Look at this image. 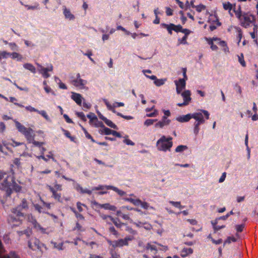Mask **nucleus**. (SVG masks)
Masks as SVG:
<instances>
[{"label":"nucleus","instance_id":"3","mask_svg":"<svg viewBox=\"0 0 258 258\" xmlns=\"http://www.w3.org/2000/svg\"><path fill=\"white\" fill-rule=\"evenodd\" d=\"M15 123L17 129L25 136L28 143L33 141L35 134L34 131L31 128H27L17 121H15Z\"/></svg>","mask_w":258,"mask_h":258},{"label":"nucleus","instance_id":"15","mask_svg":"<svg viewBox=\"0 0 258 258\" xmlns=\"http://www.w3.org/2000/svg\"><path fill=\"white\" fill-rule=\"evenodd\" d=\"M71 98L79 106H82V103L84 99L80 94L72 92Z\"/></svg>","mask_w":258,"mask_h":258},{"label":"nucleus","instance_id":"53","mask_svg":"<svg viewBox=\"0 0 258 258\" xmlns=\"http://www.w3.org/2000/svg\"><path fill=\"white\" fill-rule=\"evenodd\" d=\"M182 75L183 76V78L179 79L180 80H184V81H186L187 80V77L186 75V69L185 68H183L182 69Z\"/></svg>","mask_w":258,"mask_h":258},{"label":"nucleus","instance_id":"44","mask_svg":"<svg viewBox=\"0 0 258 258\" xmlns=\"http://www.w3.org/2000/svg\"><path fill=\"white\" fill-rule=\"evenodd\" d=\"M234 213L232 211H231L230 212L228 213L226 215L221 216L218 218L219 220H226L230 215H233Z\"/></svg>","mask_w":258,"mask_h":258},{"label":"nucleus","instance_id":"7","mask_svg":"<svg viewBox=\"0 0 258 258\" xmlns=\"http://www.w3.org/2000/svg\"><path fill=\"white\" fill-rule=\"evenodd\" d=\"M133 237L131 236L125 237L124 239H119L117 240L109 241L108 243L113 247H122L125 245H128V241H132Z\"/></svg>","mask_w":258,"mask_h":258},{"label":"nucleus","instance_id":"54","mask_svg":"<svg viewBox=\"0 0 258 258\" xmlns=\"http://www.w3.org/2000/svg\"><path fill=\"white\" fill-rule=\"evenodd\" d=\"M9 45L10 46L11 49L12 50H18V47L15 43H9Z\"/></svg>","mask_w":258,"mask_h":258},{"label":"nucleus","instance_id":"56","mask_svg":"<svg viewBox=\"0 0 258 258\" xmlns=\"http://www.w3.org/2000/svg\"><path fill=\"white\" fill-rule=\"evenodd\" d=\"M109 231L110 233L113 234V235L117 236L118 235V232L115 230V228L113 226L110 227L109 229Z\"/></svg>","mask_w":258,"mask_h":258},{"label":"nucleus","instance_id":"34","mask_svg":"<svg viewBox=\"0 0 258 258\" xmlns=\"http://www.w3.org/2000/svg\"><path fill=\"white\" fill-rule=\"evenodd\" d=\"M169 203L174 207L179 208L180 209L184 208V206L181 205L180 202L170 201Z\"/></svg>","mask_w":258,"mask_h":258},{"label":"nucleus","instance_id":"28","mask_svg":"<svg viewBox=\"0 0 258 258\" xmlns=\"http://www.w3.org/2000/svg\"><path fill=\"white\" fill-rule=\"evenodd\" d=\"M111 221L113 223V224L115 225V226L117 228H121L122 225L124 224L120 221L119 219L117 218H111Z\"/></svg>","mask_w":258,"mask_h":258},{"label":"nucleus","instance_id":"1","mask_svg":"<svg viewBox=\"0 0 258 258\" xmlns=\"http://www.w3.org/2000/svg\"><path fill=\"white\" fill-rule=\"evenodd\" d=\"M0 189L5 190L6 196L10 197L13 191L20 192L22 187L16 183L13 174L0 171Z\"/></svg>","mask_w":258,"mask_h":258},{"label":"nucleus","instance_id":"39","mask_svg":"<svg viewBox=\"0 0 258 258\" xmlns=\"http://www.w3.org/2000/svg\"><path fill=\"white\" fill-rule=\"evenodd\" d=\"M235 15L236 16L237 18L239 20V21L241 19V18L242 17V15L241 14V12L240 11V7H239L238 10H235V9L233 10Z\"/></svg>","mask_w":258,"mask_h":258},{"label":"nucleus","instance_id":"4","mask_svg":"<svg viewBox=\"0 0 258 258\" xmlns=\"http://www.w3.org/2000/svg\"><path fill=\"white\" fill-rule=\"evenodd\" d=\"M172 138L169 137L166 138L165 136H163L159 139L156 143V146L159 151L166 152L170 151L173 145L172 142Z\"/></svg>","mask_w":258,"mask_h":258},{"label":"nucleus","instance_id":"48","mask_svg":"<svg viewBox=\"0 0 258 258\" xmlns=\"http://www.w3.org/2000/svg\"><path fill=\"white\" fill-rule=\"evenodd\" d=\"M25 7H26V8H27V9L28 10H35V9H39V4H37L35 6H29V5H24Z\"/></svg>","mask_w":258,"mask_h":258},{"label":"nucleus","instance_id":"8","mask_svg":"<svg viewBox=\"0 0 258 258\" xmlns=\"http://www.w3.org/2000/svg\"><path fill=\"white\" fill-rule=\"evenodd\" d=\"M192 118H194L196 120L194 133L196 135H197L198 134L200 131L199 126L200 124L204 123L205 122L204 116L203 114H192Z\"/></svg>","mask_w":258,"mask_h":258},{"label":"nucleus","instance_id":"14","mask_svg":"<svg viewBox=\"0 0 258 258\" xmlns=\"http://www.w3.org/2000/svg\"><path fill=\"white\" fill-rule=\"evenodd\" d=\"M170 115V114H164V115L163 116L162 119L161 121H158L156 124V127H162L165 125H167L169 124L170 122V120L167 119V117Z\"/></svg>","mask_w":258,"mask_h":258},{"label":"nucleus","instance_id":"45","mask_svg":"<svg viewBox=\"0 0 258 258\" xmlns=\"http://www.w3.org/2000/svg\"><path fill=\"white\" fill-rule=\"evenodd\" d=\"M29 143H32L35 146L39 147H41V146L44 144L43 142H40L35 141L34 138H33V141H30Z\"/></svg>","mask_w":258,"mask_h":258},{"label":"nucleus","instance_id":"38","mask_svg":"<svg viewBox=\"0 0 258 258\" xmlns=\"http://www.w3.org/2000/svg\"><path fill=\"white\" fill-rule=\"evenodd\" d=\"M223 8L225 10H229V12L232 9V6L229 2L223 3Z\"/></svg>","mask_w":258,"mask_h":258},{"label":"nucleus","instance_id":"37","mask_svg":"<svg viewBox=\"0 0 258 258\" xmlns=\"http://www.w3.org/2000/svg\"><path fill=\"white\" fill-rule=\"evenodd\" d=\"M236 241V239L235 237L229 236L227 237L226 240L224 241V244H223V246H224L225 245V244L227 243H228V244L230 243L231 241L235 242Z\"/></svg>","mask_w":258,"mask_h":258},{"label":"nucleus","instance_id":"40","mask_svg":"<svg viewBox=\"0 0 258 258\" xmlns=\"http://www.w3.org/2000/svg\"><path fill=\"white\" fill-rule=\"evenodd\" d=\"M218 44H219V45H220L221 47H224V51H227L228 50V47H227V44H226V43L225 41H221L220 40L219 42H218Z\"/></svg>","mask_w":258,"mask_h":258},{"label":"nucleus","instance_id":"43","mask_svg":"<svg viewBox=\"0 0 258 258\" xmlns=\"http://www.w3.org/2000/svg\"><path fill=\"white\" fill-rule=\"evenodd\" d=\"M238 61L239 63L242 65V66H245L246 64L244 60V57L242 53L241 54L240 56H238Z\"/></svg>","mask_w":258,"mask_h":258},{"label":"nucleus","instance_id":"5","mask_svg":"<svg viewBox=\"0 0 258 258\" xmlns=\"http://www.w3.org/2000/svg\"><path fill=\"white\" fill-rule=\"evenodd\" d=\"M47 187L49 191L52 193L51 197L57 202L62 203L61 194L58 193L57 192V191L62 190V185L61 184L55 183L54 184V187L49 185H47Z\"/></svg>","mask_w":258,"mask_h":258},{"label":"nucleus","instance_id":"27","mask_svg":"<svg viewBox=\"0 0 258 258\" xmlns=\"http://www.w3.org/2000/svg\"><path fill=\"white\" fill-rule=\"evenodd\" d=\"M124 200L125 201H127V202H129L132 203L133 204H134L135 206H139V205H140V203H141V201L139 199H132V198H124Z\"/></svg>","mask_w":258,"mask_h":258},{"label":"nucleus","instance_id":"61","mask_svg":"<svg viewBox=\"0 0 258 258\" xmlns=\"http://www.w3.org/2000/svg\"><path fill=\"white\" fill-rule=\"evenodd\" d=\"M34 207L35 208V209L39 213L42 212V207L39 205V204H34Z\"/></svg>","mask_w":258,"mask_h":258},{"label":"nucleus","instance_id":"51","mask_svg":"<svg viewBox=\"0 0 258 258\" xmlns=\"http://www.w3.org/2000/svg\"><path fill=\"white\" fill-rule=\"evenodd\" d=\"M116 29L117 30H121L124 32L127 35H130L131 34L130 32L126 30L124 27H122L121 26H117L116 27Z\"/></svg>","mask_w":258,"mask_h":258},{"label":"nucleus","instance_id":"23","mask_svg":"<svg viewBox=\"0 0 258 258\" xmlns=\"http://www.w3.org/2000/svg\"><path fill=\"white\" fill-rule=\"evenodd\" d=\"M100 126L102 128V130L101 131L102 134H103L105 135H111V132L113 130L105 127L102 122H100Z\"/></svg>","mask_w":258,"mask_h":258},{"label":"nucleus","instance_id":"49","mask_svg":"<svg viewBox=\"0 0 258 258\" xmlns=\"http://www.w3.org/2000/svg\"><path fill=\"white\" fill-rule=\"evenodd\" d=\"M196 10L198 12H201L202 10H204L206 9V6L202 5V4H200V5L196 6Z\"/></svg>","mask_w":258,"mask_h":258},{"label":"nucleus","instance_id":"35","mask_svg":"<svg viewBox=\"0 0 258 258\" xmlns=\"http://www.w3.org/2000/svg\"><path fill=\"white\" fill-rule=\"evenodd\" d=\"M51 243L53 244V246L54 247L57 248L58 250H62L63 249V243L60 242L59 243H57L55 242H51Z\"/></svg>","mask_w":258,"mask_h":258},{"label":"nucleus","instance_id":"20","mask_svg":"<svg viewBox=\"0 0 258 258\" xmlns=\"http://www.w3.org/2000/svg\"><path fill=\"white\" fill-rule=\"evenodd\" d=\"M192 118V114H186L185 115L180 116L176 118V120L180 122H187Z\"/></svg>","mask_w":258,"mask_h":258},{"label":"nucleus","instance_id":"31","mask_svg":"<svg viewBox=\"0 0 258 258\" xmlns=\"http://www.w3.org/2000/svg\"><path fill=\"white\" fill-rule=\"evenodd\" d=\"M28 220L29 222H30L32 224L33 226L34 225H36V223H37V221L36 218H35V217L32 216L31 214L28 215Z\"/></svg>","mask_w":258,"mask_h":258},{"label":"nucleus","instance_id":"26","mask_svg":"<svg viewBox=\"0 0 258 258\" xmlns=\"http://www.w3.org/2000/svg\"><path fill=\"white\" fill-rule=\"evenodd\" d=\"M23 67L29 71H30L31 73L35 74L36 73V69L35 67L32 65L31 63H26L23 64Z\"/></svg>","mask_w":258,"mask_h":258},{"label":"nucleus","instance_id":"50","mask_svg":"<svg viewBox=\"0 0 258 258\" xmlns=\"http://www.w3.org/2000/svg\"><path fill=\"white\" fill-rule=\"evenodd\" d=\"M10 53L7 52L5 51H3L2 52H0V56L2 58H7L8 56H10Z\"/></svg>","mask_w":258,"mask_h":258},{"label":"nucleus","instance_id":"64","mask_svg":"<svg viewBox=\"0 0 258 258\" xmlns=\"http://www.w3.org/2000/svg\"><path fill=\"white\" fill-rule=\"evenodd\" d=\"M143 227L146 230H151L152 228V226L150 224L146 222L144 223Z\"/></svg>","mask_w":258,"mask_h":258},{"label":"nucleus","instance_id":"36","mask_svg":"<svg viewBox=\"0 0 258 258\" xmlns=\"http://www.w3.org/2000/svg\"><path fill=\"white\" fill-rule=\"evenodd\" d=\"M187 149V147L185 145H179L175 149L176 152H181L184 150Z\"/></svg>","mask_w":258,"mask_h":258},{"label":"nucleus","instance_id":"46","mask_svg":"<svg viewBox=\"0 0 258 258\" xmlns=\"http://www.w3.org/2000/svg\"><path fill=\"white\" fill-rule=\"evenodd\" d=\"M187 38V36L184 35L182 38L178 39V41L179 42V44H186L187 42L186 41V39Z\"/></svg>","mask_w":258,"mask_h":258},{"label":"nucleus","instance_id":"41","mask_svg":"<svg viewBox=\"0 0 258 258\" xmlns=\"http://www.w3.org/2000/svg\"><path fill=\"white\" fill-rule=\"evenodd\" d=\"M104 102L107 106V107L108 108V109L111 111H112V112H114V108L113 107V104L112 105H111L109 103V102L105 99L104 100Z\"/></svg>","mask_w":258,"mask_h":258},{"label":"nucleus","instance_id":"16","mask_svg":"<svg viewBox=\"0 0 258 258\" xmlns=\"http://www.w3.org/2000/svg\"><path fill=\"white\" fill-rule=\"evenodd\" d=\"M92 204L94 205L98 206L99 207H100L101 208H103L105 210H109L111 211H114L116 209V207L115 206L111 205L109 203H106V204H98L96 201H93V202H92Z\"/></svg>","mask_w":258,"mask_h":258},{"label":"nucleus","instance_id":"58","mask_svg":"<svg viewBox=\"0 0 258 258\" xmlns=\"http://www.w3.org/2000/svg\"><path fill=\"white\" fill-rule=\"evenodd\" d=\"M83 54L85 56H87L91 61L94 62V59L91 57L92 53L91 51H88L87 53H83Z\"/></svg>","mask_w":258,"mask_h":258},{"label":"nucleus","instance_id":"11","mask_svg":"<svg viewBox=\"0 0 258 258\" xmlns=\"http://www.w3.org/2000/svg\"><path fill=\"white\" fill-rule=\"evenodd\" d=\"M28 246L33 250H39L41 248V243L39 239L36 238H33L28 241Z\"/></svg>","mask_w":258,"mask_h":258},{"label":"nucleus","instance_id":"24","mask_svg":"<svg viewBox=\"0 0 258 258\" xmlns=\"http://www.w3.org/2000/svg\"><path fill=\"white\" fill-rule=\"evenodd\" d=\"M33 227L37 231L40 232L42 234H48V233L46 232L47 229L42 227L38 222Z\"/></svg>","mask_w":258,"mask_h":258},{"label":"nucleus","instance_id":"63","mask_svg":"<svg viewBox=\"0 0 258 258\" xmlns=\"http://www.w3.org/2000/svg\"><path fill=\"white\" fill-rule=\"evenodd\" d=\"M24 235H26V237L27 238H29L32 234V231L30 229H26V230H24Z\"/></svg>","mask_w":258,"mask_h":258},{"label":"nucleus","instance_id":"52","mask_svg":"<svg viewBox=\"0 0 258 258\" xmlns=\"http://www.w3.org/2000/svg\"><path fill=\"white\" fill-rule=\"evenodd\" d=\"M244 227V224L237 225H236V229L237 232H241L243 231V229Z\"/></svg>","mask_w":258,"mask_h":258},{"label":"nucleus","instance_id":"62","mask_svg":"<svg viewBox=\"0 0 258 258\" xmlns=\"http://www.w3.org/2000/svg\"><path fill=\"white\" fill-rule=\"evenodd\" d=\"M182 28V27L180 25H175V26L174 27V31L176 32H180Z\"/></svg>","mask_w":258,"mask_h":258},{"label":"nucleus","instance_id":"59","mask_svg":"<svg viewBox=\"0 0 258 258\" xmlns=\"http://www.w3.org/2000/svg\"><path fill=\"white\" fill-rule=\"evenodd\" d=\"M140 205L143 209L146 210H147L149 207V204L145 202H143L141 201V203H140Z\"/></svg>","mask_w":258,"mask_h":258},{"label":"nucleus","instance_id":"57","mask_svg":"<svg viewBox=\"0 0 258 258\" xmlns=\"http://www.w3.org/2000/svg\"><path fill=\"white\" fill-rule=\"evenodd\" d=\"M26 110L27 111H29V112H38V111L36 109H35V108H34L31 106H28L26 107Z\"/></svg>","mask_w":258,"mask_h":258},{"label":"nucleus","instance_id":"33","mask_svg":"<svg viewBox=\"0 0 258 258\" xmlns=\"http://www.w3.org/2000/svg\"><path fill=\"white\" fill-rule=\"evenodd\" d=\"M87 117L90 119V121L91 122L94 121H98L97 117L95 114H87Z\"/></svg>","mask_w":258,"mask_h":258},{"label":"nucleus","instance_id":"13","mask_svg":"<svg viewBox=\"0 0 258 258\" xmlns=\"http://www.w3.org/2000/svg\"><path fill=\"white\" fill-rule=\"evenodd\" d=\"M146 77L152 80H154V84L157 87H160L162 85H163L167 81L166 78L158 79L157 78L156 76H155L154 75H152V76L146 75Z\"/></svg>","mask_w":258,"mask_h":258},{"label":"nucleus","instance_id":"9","mask_svg":"<svg viewBox=\"0 0 258 258\" xmlns=\"http://www.w3.org/2000/svg\"><path fill=\"white\" fill-rule=\"evenodd\" d=\"M72 83L77 88L84 89L86 88V85L87 84V81L81 79L80 74L78 73L76 75V78L72 80Z\"/></svg>","mask_w":258,"mask_h":258},{"label":"nucleus","instance_id":"19","mask_svg":"<svg viewBox=\"0 0 258 258\" xmlns=\"http://www.w3.org/2000/svg\"><path fill=\"white\" fill-rule=\"evenodd\" d=\"M63 14L66 19L73 20L75 18L74 15L71 13L70 10L67 9L65 6L63 7Z\"/></svg>","mask_w":258,"mask_h":258},{"label":"nucleus","instance_id":"42","mask_svg":"<svg viewBox=\"0 0 258 258\" xmlns=\"http://www.w3.org/2000/svg\"><path fill=\"white\" fill-rule=\"evenodd\" d=\"M157 121V119H148L144 122V124L146 126H150L153 124V123Z\"/></svg>","mask_w":258,"mask_h":258},{"label":"nucleus","instance_id":"2","mask_svg":"<svg viewBox=\"0 0 258 258\" xmlns=\"http://www.w3.org/2000/svg\"><path fill=\"white\" fill-rule=\"evenodd\" d=\"M28 204L25 199H23L21 203L16 207L12 209V214L9 216L8 220L14 226H19L25 218L23 211L28 209Z\"/></svg>","mask_w":258,"mask_h":258},{"label":"nucleus","instance_id":"22","mask_svg":"<svg viewBox=\"0 0 258 258\" xmlns=\"http://www.w3.org/2000/svg\"><path fill=\"white\" fill-rule=\"evenodd\" d=\"M192 252L193 249L191 248H184L181 251V256L182 257H185Z\"/></svg>","mask_w":258,"mask_h":258},{"label":"nucleus","instance_id":"32","mask_svg":"<svg viewBox=\"0 0 258 258\" xmlns=\"http://www.w3.org/2000/svg\"><path fill=\"white\" fill-rule=\"evenodd\" d=\"M62 131L63 132L64 135L67 138H69L71 140V141H74L75 138L74 137L71 136L70 133L68 131L64 129H62Z\"/></svg>","mask_w":258,"mask_h":258},{"label":"nucleus","instance_id":"25","mask_svg":"<svg viewBox=\"0 0 258 258\" xmlns=\"http://www.w3.org/2000/svg\"><path fill=\"white\" fill-rule=\"evenodd\" d=\"M161 26L164 28H166L168 33L170 35H171L172 33V31L174 30V27L175 26V25L172 23L169 25L165 23H162L161 24Z\"/></svg>","mask_w":258,"mask_h":258},{"label":"nucleus","instance_id":"47","mask_svg":"<svg viewBox=\"0 0 258 258\" xmlns=\"http://www.w3.org/2000/svg\"><path fill=\"white\" fill-rule=\"evenodd\" d=\"M13 163L18 168H19L21 167V162L20 158H15L13 160Z\"/></svg>","mask_w":258,"mask_h":258},{"label":"nucleus","instance_id":"55","mask_svg":"<svg viewBox=\"0 0 258 258\" xmlns=\"http://www.w3.org/2000/svg\"><path fill=\"white\" fill-rule=\"evenodd\" d=\"M123 143L127 145H131V146L135 145V143L128 139H125L123 140Z\"/></svg>","mask_w":258,"mask_h":258},{"label":"nucleus","instance_id":"17","mask_svg":"<svg viewBox=\"0 0 258 258\" xmlns=\"http://www.w3.org/2000/svg\"><path fill=\"white\" fill-rule=\"evenodd\" d=\"M180 94L183 99V104H188L191 100L190 91L188 90H185L183 92H181Z\"/></svg>","mask_w":258,"mask_h":258},{"label":"nucleus","instance_id":"30","mask_svg":"<svg viewBox=\"0 0 258 258\" xmlns=\"http://www.w3.org/2000/svg\"><path fill=\"white\" fill-rule=\"evenodd\" d=\"M81 106L84 111H87L91 107V105L90 103L86 102L85 100L84 99L83 101V104Z\"/></svg>","mask_w":258,"mask_h":258},{"label":"nucleus","instance_id":"21","mask_svg":"<svg viewBox=\"0 0 258 258\" xmlns=\"http://www.w3.org/2000/svg\"><path fill=\"white\" fill-rule=\"evenodd\" d=\"M105 187H106V189L113 190V191L117 192L120 196H123L124 195H125V194H126L125 191L121 190L118 189L117 187H115L112 185H106Z\"/></svg>","mask_w":258,"mask_h":258},{"label":"nucleus","instance_id":"18","mask_svg":"<svg viewBox=\"0 0 258 258\" xmlns=\"http://www.w3.org/2000/svg\"><path fill=\"white\" fill-rule=\"evenodd\" d=\"M98 114L99 115V118L103 120L108 126L114 129H117V125L113 123L110 120L105 117L102 114Z\"/></svg>","mask_w":258,"mask_h":258},{"label":"nucleus","instance_id":"6","mask_svg":"<svg viewBox=\"0 0 258 258\" xmlns=\"http://www.w3.org/2000/svg\"><path fill=\"white\" fill-rule=\"evenodd\" d=\"M255 21L254 17L248 13H243L241 19L240 20L241 25L245 28H247L250 25Z\"/></svg>","mask_w":258,"mask_h":258},{"label":"nucleus","instance_id":"12","mask_svg":"<svg viewBox=\"0 0 258 258\" xmlns=\"http://www.w3.org/2000/svg\"><path fill=\"white\" fill-rule=\"evenodd\" d=\"M176 85V91L178 94H180L182 91L185 89L186 86V81L184 80L179 79L178 81H174Z\"/></svg>","mask_w":258,"mask_h":258},{"label":"nucleus","instance_id":"60","mask_svg":"<svg viewBox=\"0 0 258 258\" xmlns=\"http://www.w3.org/2000/svg\"><path fill=\"white\" fill-rule=\"evenodd\" d=\"M111 257L110 258H119V255L115 251L111 250L110 252Z\"/></svg>","mask_w":258,"mask_h":258},{"label":"nucleus","instance_id":"10","mask_svg":"<svg viewBox=\"0 0 258 258\" xmlns=\"http://www.w3.org/2000/svg\"><path fill=\"white\" fill-rule=\"evenodd\" d=\"M37 65L38 67V72L42 75L43 78L47 79L50 77V76L48 72L53 71V67L51 64H49L47 68H44L39 63H37Z\"/></svg>","mask_w":258,"mask_h":258},{"label":"nucleus","instance_id":"29","mask_svg":"<svg viewBox=\"0 0 258 258\" xmlns=\"http://www.w3.org/2000/svg\"><path fill=\"white\" fill-rule=\"evenodd\" d=\"M10 56L13 59H16L18 61H20L22 59V56L17 52L10 53Z\"/></svg>","mask_w":258,"mask_h":258}]
</instances>
